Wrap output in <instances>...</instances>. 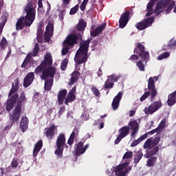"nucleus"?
<instances>
[{"instance_id": "1", "label": "nucleus", "mask_w": 176, "mask_h": 176, "mask_svg": "<svg viewBox=\"0 0 176 176\" xmlns=\"http://www.w3.org/2000/svg\"><path fill=\"white\" fill-rule=\"evenodd\" d=\"M175 7V1L174 0H160L156 3L154 11L153 9H147L146 16L149 17V16H152L153 13H155V16H159L163 12H166V14H168Z\"/></svg>"}, {"instance_id": "2", "label": "nucleus", "mask_w": 176, "mask_h": 176, "mask_svg": "<svg viewBox=\"0 0 176 176\" xmlns=\"http://www.w3.org/2000/svg\"><path fill=\"white\" fill-rule=\"evenodd\" d=\"M91 41H93L92 38H90L87 41L82 40L80 41V48L76 52L74 57V61L77 68L78 67H80V64H86L87 62V59L89 58L87 52H89V47L90 43H91Z\"/></svg>"}, {"instance_id": "3", "label": "nucleus", "mask_w": 176, "mask_h": 176, "mask_svg": "<svg viewBox=\"0 0 176 176\" xmlns=\"http://www.w3.org/2000/svg\"><path fill=\"white\" fill-rule=\"evenodd\" d=\"M159 80V76L150 77L148 80V90L146 91L140 98V101L142 102L145 101L148 97L150 96V101L152 102L155 98H156V96H157V89H156V86L155 85V82H157Z\"/></svg>"}, {"instance_id": "4", "label": "nucleus", "mask_w": 176, "mask_h": 176, "mask_svg": "<svg viewBox=\"0 0 176 176\" xmlns=\"http://www.w3.org/2000/svg\"><path fill=\"white\" fill-rule=\"evenodd\" d=\"M36 5V0H30L24 8V12L26 13L25 16V23L28 25H32V23L35 21Z\"/></svg>"}, {"instance_id": "5", "label": "nucleus", "mask_w": 176, "mask_h": 176, "mask_svg": "<svg viewBox=\"0 0 176 176\" xmlns=\"http://www.w3.org/2000/svg\"><path fill=\"white\" fill-rule=\"evenodd\" d=\"M83 33H77L76 34H70L67 36L66 39L63 41L65 45H67L70 47H74L75 45H78L79 42H82Z\"/></svg>"}, {"instance_id": "6", "label": "nucleus", "mask_w": 176, "mask_h": 176, "mask_svg": "<svg viewBox=\"0 0 176 176\" xmlns=\"http://www.w3.org/2000/svg\"><path fill=\"white\" fill-rule=\"evenodd\" d=\"M134 53L138 54L139 57L145 62V64L149 61L151 58L149 52L145 51V45H142L141 43H138L136 45V48L134 49Z\"/></svg>"}, {"instance_id": "7", "label": "nucleus", "mask_w": 176, "mask_h": 176, "mask_svg": "<svg viewBox=\"0 0 176 176\" xmlns=\"http://www.w3.org/2000/svg\"><path fill=\"white\" fill-rule=\"evenodd\" d=\"M153 21H155V17L151 16L137 23L135 27L139 31H143V30H146V28L151 27L153 23Z\"/></svg>"}, {"instance_id": "8", "label": "nucleus", "mask_w": 176, "mask_h": 176, "mask_svg": "<svg viewBox=\"0 0 176 176\" xmlns=\"http://www.w3.org/2000/svg\"><path fill=\"white\" fill-rule=\"evenodd\" d=\"M163 107V103L160 101L153 102L149 107H145L144 112L146 115H153L156 111H159Z\"/></svg>"}, {"instance_id": "9", "label": "nucleus", "mask_w": 176, "mask_h": 176, "mask_svg": "<svg viewBox=\"0 0 176 176\" xmlns=\"http://www.w3.org/2000/svg\"><path fill=\"white\" fill-rule=\"evenodd\" d=\"M118 133H120V134L118 135L117 138L116 139V140L114 142V144L116 145H119V143L120 142V141H122V140H123V138H126V137H127V135H129V134H130V126H124L121 127L118 130Z\"/></svg>"}, {"instance_id": "10", "label": "nucleus", "mask_w": 176, "mask_h": 176, "mask_svg": "<svg viewBox=\"0 0 176 176\" xmlns=\"http://www.w3.org/2000/svg\"><path fill=\"white\" fill-rule=\"evenodd\" d=\"M85 142H79L78 143L76 144L74 146V155L75 156H80L81 155H83L89 149V146L90 145L89 144H86L85 146Z\"/></svg>"}, {"instance_id": "11", "label": "nucleus", "mask_w": 176, "mask_h": 176, "mask_svg": "<svg viewBox=\"0 0 176 176\" xmlns=\"http://www.w3.org/2000/svg\"><path fill=\"white\" fill-rule=\"evenodd\" d=\"M56 71L57 70L56 69V67H47L43 72V74L41 76V79H42V80H46L47 79H54V75H56Z\"/></svg>"}, {"instance_id": "12", "label": "nucleus", "mask_w": 176, "mask_h": 176, "mask_svg": "<svg viewBox=\"0 0 176 176\" xmlns=\"http://www.w3.org/2000/svg\"><path fill=\"white\" fill-rule=\"evenodd\" d=\"M58 131V130L57 129V126H56V124H52L50 126L45 129L44 135L49 141H52V140L54 138V135H56Z\"/></svg>"}, {"instance_id": "13", "label": "nucleus", "mask_w": 176, "mask_h": 176, "mask_svg": "<svg viewBox=\"0 0 176 176\" xmlns=\"http://www.w3.org/2000/svg\"><path fill=\"white\" fill-rule=\"evenodd\" d=\"M22 109L21 107H17L15 106L14 109L12 110V113L9 114L10 120L12 123H16L20 120V116H21Z\"/></svg>"}, {"instance_id": "14", "label": "nucleus", "mask_w": 176, "mask_h": 176, "mask_svg": "<svg viewBox=\"0 0 176 176\" xmlns=\"http://www.w3.org/2000/svg\"><path fill=\"white\" fill-rule=\"evenodd\" d=\"M17 98H19V94H14L13 96L8 97L6 102V109L8 112H10L16 103L17 102Z\"/></svg>"}, {"instance_id": "15", "label": "nucleus", "mask_w": 176, "mask_h": 176, "mask_svg": "<svg viewBox=\"0 0 176 176\" xmlns=\"http://www.w3.org/2000/svg\"><path fill=\"white\" fill-rule=\"evenodd\" d=\"M130 20V12L129 10L125 11L122 13L119 19V27L120 28H124L126 25H127V23H129Z\"/></svg>"}, {"instance_id": "16", "label": "nucleus", "mask_w": 176, "mask_h": 176, "mask_svg": "<svg viewBox=\"0 0 176 176\" xmlns=\"http://www.w3.org/2000/svg\"><path fill=\"white\" fill-rule=\"evenodd\" d=\"M128 127H129V129L131 130V136L132 138L135 137V135L138 133V131L140 130V125L138 124V122L137 120H133L130 121L128 124Z\"/></svg>"}, {"instance_id": "17", "label": "nucleus", "mask_w": 176, "mask_h": 176, "mask_svg": "<svg viewBox=\"0 0 176 176\" xmlns=\"http://www.w3.org/2000/svg\"><path fill=\"white\" fill-rule=\"evenodd\" d=\"M28 98L25 96V92L23 91L20 94L19 96L18 94V98L16 99V104L15 107H17L18 108H23V105L27 104L28 102Z\"/></svg>"}, {"instance_id": "18", "label": "nucleus", "mask_w": 176, "mask_h": 176, "mask_svg": "<svg viewBox=\"0 0 176 176\" xmlns=\"http://www.w3.org/2000/svg\"><path fill=\"white\" fill-rule=\"evenodd\" d=\"M35 79L34 72L28 73L23 79V87H30Z\"/></svg>"}, {"instance_id": "19", "label": "nucleus", "mask_w": 176, "mask_h": 176, "mask_svg": "<svg viewBox=\"0 0 176 176\" xmlns=\"http://www.w3.org/2000/svg\"><path fill=\"white\" fill-rule=\"evenodd\" d=\"M75 93H76V87H74L68 93L65 100V105H68L69 102H73V101L76 100V96H75Z\"/></svg>"}, {"instance_id": "20", "label": "nucleus", "mask_w": 176, "mask_h": 176, "mask_svg": "<svg viewBox=\"0 0 176 176\" xmlns=\"http://www.w3.org/2000/svg\"><path fill=\"white\" fill-rule=\"evenodd\" d=\"M122 97H123V93L120 91L116 96L113 100L111 103L112 108L113 111H116L119 108V104H120V101L122 100Z\"/></svg>"}, {"instance_id": "21", "label": "nucleus", "mask_w": 176, "mask_h": 176, "mask_svg": "<svg viewBox=\"0 0 176 176\" xmlns=\"http://www.w3.org/2000/svg\"><path fill=\"white\" fill-rule=\"evenodd\" d=\"M106 27L107 23H103L102 25H100L91 32V36H94V38H96V36H98V35L105 30Z\"/></svg>"}, {"instance_id": "22", "label": "nucleus", "mask_w": 176, "mask_h": 176, "mask_svg": "<svg viewBox=\"0 0 176 176\" xmlns=\"http://www.w3.org/2000/svg\"><path fill=\"white\" fill-rule=\"evenodd\" d=\"M29 122L30 120L27 116H22L19 124L22 133H25V131H27V129H28Z\"/></svg>"}, {"instance_id": "23", "label": "nucleus", "mask_w": 176, "mask_h": 176, "mask_svg": "<svg viewBox=\"0 0 176 176\" xmlns=\"http://www.w3.org/2000/svg\"><path fill=\"white\" fill-rule=\"evenodd\" d=\"M24 27H31V25H28L25 22V16H21L16 24V31H20L23 30Z\"/></svg>"}, {"instance_id": "24", "label": "nucleus", "mask_w": 176, "mask_h": 176, "mask_svg": "<svg viewBox=\"0 0 176 176\" xmlns=\"http://www.w3.org/2000/svg\"><path fill=\"white\" fill-rule=\"evenodd\" d=\"M65 142H66L65 133H60L56 138V146H62L64 148L65 145Z\"/></svg>"}, {"instance_id": "25", "label": "nucleus", "mask_w": 176, "mask_h": 176, "mask_svg": "<svg viewBox=\"0 0 176 176\" xmlns=\"http://www.w3.org/2000/svg\"><path fill=\"white\" fill-rule=\"evenodd\" d=\"M68 91L67 89H62L58 93V103L59 105H63L64 104V100L66 99L67 94Z\"/></svg>"}, {"instance_id": "26", "label": "nucleus", "mask_w": 176, "mask_h": 176, "mask_svg": "<svg viewBox=\"0 0 176 176\" xmlns=\"http://www.w3.org/2000/svg\"><path fill=\"white\" fill-rule=\"evenodd\" d=\"M78 134H79V129L75 126L74 129L73 130L72 133H71L67 140L68 145H69L70 146L74 145V142L75 141V137H76V135H78Z\"/></svg>"}, {"instance_id": "27", "label": "nucleus", "mask_w": 176, "mask_h": 176, "mask_svg": "<svg viewBox=\"0 0 176 176\" xmlns=\"http://www.w3.org/2000/svg\"><path fill=\"white\" fill-rule=\"evenodd\" d=\"M42 146H43V142H42V140H41L34 145V148L33 150V157H36V156H38V153L41 152Z\"/></svg>"}, {"instance_id": "28", "label": "nucleus", "mask_w": 176, "mask_h": 176, "mask_svg": "<svg viewBox=\"0 0 176 176\" xmlns=\"http://www.w3.org/2000/svg\"><path fill=\"white\" fill-rule=\"evenodd\" d=\"M45 67H50L53 64V59L52 58V54L47 53L44 56V60L41 62Z\"/></svg>"}, {"instance_id": "29", "label": "nucleus", "mask_w": 176, "mask_h": 176, "mask_svg": "<svg viewBox=\"0 0 176 176\" xmlns=\"http://www.w3.org/2000/svg\"><path fill=\"white\" fill-rule=\"evenodd\" d=\"M176 102V91L171 93L168 96L167 103L169 107H173Z\"/></svg>"}, {"instance_id": "30", "label": "nucleus", "mask_w": 176, "mask_h": 176, "mask_svg": "<svg viewBox=\"0 0 176 176\" xmlns=\"http://www.w3.org/2000/svg\"><path fill=\"white\" fill-rule=\"evenodd\" d=\"M159 152V146H155L153 149L149 151H147L146 153L144 155V157L146 159H149V157H153L156 153Z\"/></svg>"}, {"instance_id": "31", "label": "nucleus", "mask_w": 176, "mask_h": 176, "mask_svg": "<svg viewBox=\"0 0 176 176\" xmlns=\"http://www.w3.org/2000/svg\"><path fill=\"white\" fill-rule=\"evenodd\" d=\"M45 80V85H44V89L47 91H50L52 90V87H53V82L54 79L53 78H49L48 80Z\"/></svg>"}, {"instance_id": "32", "label": "nucleus", "mask_w": 176, "mask_h": 176, "mask_svg": "<svg viewBox=\"0 0 176 176\" xmlns=\"http://www.w3.org/2000/svg\"><path fill=\"white\" fill-rule=\"evenodd\" d=\"M32 57H33L32 53L28 54L24 61L21 65V68H25V67H27V64H31V62L32 61V60H34Z\"/></svg>"}, {"instance_id": "33", "label": "nucleus", "mask_w": 176, "mask_h": 176, "mask_svg": "<svg viewBox=\"0 0 176 176\" xmlns=\"http://www.w3.org/2000/svg\"><path fill=\"white\" fill-rule=\"evenodd\" d=\"M87 25V23L85 21V19H81L76 25V29L78 31H85V28H86Z\"/></svg>"}, {"instance_id": "34", "label": "nucleus", "mask_w": 176, "mask_h": 176, "mask_svg": "<svg viewBox=\"0 0 176 176\" xmlns=\"http://www.w3.org/2000/svg\"><path fill=\"white\" fill-rule=\"evenodd\" d=\"M157 162V157H151L147 160L146 166V167H153V166H155Z\"/></svg>"}, {"instance_id": "35", "label": "nucleus", "mask_w": 176, "mask_h": 176, "mask_svg": "<svg viewBox=\"0 0 176 176\" xmlns=\"http://www.w3.org/2000/svg\"><path fill=\"white\" fill-rule=\"evenodd\" d=\"M143 156H144V153H142V151H138L136 152V155H135L133 163L135 164H138V163H140V160H141V159H142Z\"/></svg>"}, {"instance_id": "36", "label": "nucleus", "mask_w": 176, "mask_h": 176, "mask_svg": "<svg viewBox=\"0 0 176 176\" xmlns=\"http://www.w3.org/2000/svg\"><path fill=\"white\" fill-rule=\"evenodd\" d=\"M46 69V67L44 64L41 63L40 65H38L34 70V73L36 75H38V74H43L44 71Z\"/></svg>"}, {"instance_id": "37", "label": "nucleus", "mask_w": 176, "mask_h": 176, "mask_svg": "<svg viewBox=\"0 0 176 176\" xmlns=\"http://www.w3.org/2000/svg\"><path fill=\"white\" fill-rule=\"evenodd\" d=\"M36 38L38 43H41V42H42V38H43V30H42V28H41V26H38L37 28Z\"/></svg>"}, {"instance_id": "38", "label": "nucleus", "mask_w": 176, "mask_h": 176, "mask_svg": "<svg viewBox=\"0 0 176 176\" xmlns=\"http://www.w3.org/2000/svg\"><path fill=\"white\" fill-rule=\"evenodd\" d=\"M113 86V82H112L109 79H107L103 85V89L107 91L108 89H112Z\"/></svg>"}, {"instance_id": "39", "label": "nucleus", "mask_w": 176, "mask_h": 176, "mask_svg": "<svg viewBox=\"0 0 176 176\" xmlns=\"http://www.w3.org/2000/svg\"><path fill=\"white\" fill-rule=\"evenodd\" d=\"M56 149L54 151V153L58 157H63V153L64 152V147L56 146Z\"/></svg>"}, {"instance_id": "40", "label": "nucleus", "mask_w": 176, "mask_h": 176, "mask_svg": "<svg viewBox=\"0 0 176 176\" xmlns=\"http://www.w3.org/2000/svg\"><path fill=\"white\" fill-rule=\"evenodd\" d=\"M2 21L0 22V34H2V31H3V28L5 27V24L8 22V16H1Z\"/></svg>"}, {"instance_id": "41", "label": "nucleus", "mask_w": 176, "mask_h": 176, "mask_svg": "<svg viewBox=\"0 0 176 176\" xmlns=\"http://www.w3.org/2000/svg\"><path fill=\"white\" fill-rule=\"evenodd\" d=\"M144 149H152V138H148L143 146Z\"/></svg>"}, {"instance_id": "42", "label": "nucleus", "mask_w": 176, "mask_h": 176, "mask_svg": "<svg viewBox=\"0 0 176 176\" xmlns=\"http://www.w3.org/2000/svg\"><path fill=\"white\" fill-rule=\"evenodd\" d=\"M7 46H8V40H6V38L3 37L0 41V48L1 49V50H5Z\"/></svg>"}, {"instance_id": "43", "label": "nucleus", "mask_w": 176, "mask_h": 176, "mask_svg": "<svg viewBox=\"0 0 176 176\" xmlns=\"http://www.w3.org/2000/svg\"><path fill=\"white\" fill-rule=\"evenodd\" d=\"M40 49L41 48H40L39 44H38V43H36L34 45V47L33 49L32 56H33V57H36V56H38V54L39 53Z\"/></svg>"}, {"instance_id": "44", "label": "nucleus", "mask_w": 176, "mask_h": 176, "mask_svg": "<svg viewBox=\"0 0 176 176\" xmlns=\"http://www.w3.org/2000/svg\"><path fill=\"white\" fill-rule=\"evenodd\" d=\"M69 60L67 58H65L63 60H62L60 64V69L61 71H65L67 69V67L68 65Z\"/></svg>"}, {"instance_id": "45", "label": "nucleus", "mask_w": 176, "mask_h": 176, "mask_svg": "<svg viewBox=\"0 0 176 176\" xmlns=\"http://www.w3.org/2000/svg\"><path fill=\"white\" fill-rule=\"evenodd\" d=\"M19 90V88H17L16 86H14V83H12V88L10 91L8 93V97H12L14 96V94H16V91Z\"/></svg>"}, {"instance_id": "46", "label": "nucleus", "mask_w": 176, "mask_h": 176, "mask_svg": "<svg viewBox=\"0 0 176 176\" xmlns=\"http://www.w3.org/2000/svg\"><path fill=\"white\" fill-rule=\"evenodd\" d=\"M142 61H144V60H140L138 62L136 63V65L140 71L144 72L145 71V65L144 64V63H142Z\"/></svg>"}, {"instance_id": "47", "label": "nucleus", "mask_w": 176, "mask_h": 176, "mask_svg": "<svg viewBox=\"0 0 176 176\" xmlns=\"http://www.w3.org/2000/svg\"><path fill=\"white\" fill-rule=\"evenodd\" d=\"M70 46L67 44L63 43V47L62 50V56H65L68 54V52H69Z\"/></svg>"}, {"instance_id": "48", "label": "nucleus", "mask_w": 176, "mask_h": 176, "mask_svg": "<svg viewBox=\"0 0 176 176\" xmlns=\"http://www.w3.org/2000/svg\"><path fill=\"white\" fill-rule=\"evenodd\" d=\"M54 31V25H53V23H48V25L46 26L45 32L53 34Z\"/></svg>"}, {"instance_id": "49", "label": "nucleus", "mask_w": 176, "mask_h": 176, "mask_svg": "<svg viewBox=\"0 0 176 176\" xmlns=\"http://www.w3.org/2000/svg\"><path fill=\"white\" fill-rule=\"evenodd\" d=\"M120 78H122V76H116L115 74H113L109 77V80L111 81L112 83H115V82H118Z\"/></svg>"}, {"instance_id": "50", "label": "nucleus", "mask_w": 176, "mask_h": 176, "mask_svg": "<svg viewBox=\"0 0 176 176\" xmlns=\"http://www.w3.org/2000/svg\"><path fill=\"white\" fill-rule=\"evenodd\" d=\"M168 57H170V52H166L158 56L157 60H164V58H167Z\"/></svg>"}, {"instance_id": "51", "label": "nucleus", "mask_w": 176, "mask_h": 176, "mask_svg": "<svg viewBox=\"0 0 176 176\" xmlns=\"http://www.w3.org/2000/svg\"><path fill=\"white\" fill-rule=\"evenodd\" d=\"M160 142V137H156L154 139H151V145L153 148H156V145Z\"/></svg>"}, {"instance_id": "52", "label": "nucleus", "mask_w": 176, "mask_h": 176, "mask_svg": "<svg viewBox=\"0 0 176 176\" xmlns=\"http://www.w3.org/2000/svg\"><path fill=\"white\" fill-rule=\"evenodd\" d=\"M91 90L93 93V94H94V96H96V97H98L100 94V90L96 87L94 85H92Z\"/></svg>"}, {"instance_id": "53", "label": "nucleus", "mask_w": 176, "mask_h": 176, "mask_svg": "<svg viewBox=\"0 0 176 176\" xmlns=\"http://www.w3.org/2000/svg\"><path fill=\"white\" fill-rule=\"evenodd\" d=\"M78 10H79V4H77L74 7L71 8L69 14H71L72 16H74V14H76V13L78 12Z\"/></svg>"}, {"instance_id": "54", "label": "nucleus", "mask_w": 176, "mask_h": 176, "mask_svg": "<svg viewBox=\"0 0 176 176\" xmlns=\"http://www.w3.org/2000/svg\"><path fill=\"white\" fill-rule=\"evenodd\" d=\"M52 36H53V33L45 32L44 34L45 42H50V38H52Z\"/></svg>"}, {"instance_id": "55", "label": "nucleus", "mask_w": 176, "mask_h": 176, "mask_svg": "<svg viewBox=\"0 0 176 176\" xmlns=\"http://www.w3.org/2000/svg\"><path fill=\"white\" fill-rule=\"evenodd\" d=\"M166 122H167V119L166 118H164L158 125V128L160 130H163V129H164V127H166Z\"/></svg>"}, {"instance_id": "56", "label": "nucleus", "mask_w": 176, "mask_h": 176, "mask_svg": "<svg viewBox=\"0 0 176 176\" xmlns=\"http://www.w3.org/2000/svg\"><path fill=\"white\" fill-rule=\"evenodd\" d=\"M76 68H77V70L74 72L72 74V76H73L74 78H76L78 80L79 76H80V73L79 72V71H80V68H79V67H77L76 65Z\"/></svg>"}, {"instance_id": "57", "label": "nucleus", "mask_w": 176, "mask_h": 176, "mask_svg": "<svg viewBox=\"0 0 176 176\" xmlns=\"http://www.w3.org/2000/svg\"><path fill=\"white\" fill-rule=\"evenodd\" d=\"M123 170H124V165L120 164L115 167L114 172L117 174V173H120L121 171H123Z\"/></svg>"}, {"instance_id": "58", "label": "nucleus", "mask_w": 176, "mask_h": 176, "mask_svg": "<svg viewBox=\"0 0 176 176\" xmlns=\"http://www.w3.org/2000/svg\"><path fill=\"white\" fill-rule=\"evenodd\" d=\"M10 166L12 168H17V166H19V161L17 160V159H12Z\"/></svg>"}, {"instance_id": "59", "label": "nucleus", "mask_w": 176, "mask_h": 176, "mask_svg": "<svg viewBox=\"0 0 176 176\" xmlns=\"http://www.w3.org/2000/svg\"><path fill=\"white\" fill-rule=\"evenodd\" d=\"M168 49H174V47H176V40H170L168 44Z\"/></svg>"}, {"instance_id": "60", "label": "nucleus", "mask_w": 176, "mask_h": 176, "mask_svg": "<svg viewBox=\"0 0 176 176\" xmlns=\"http://www.w3.org/2000/svg\"><path fill=\"white\" fill-rule=\"evenodd\" d=\"M131 156H133V152L127 151L123 155L122 159H131Z\"/></svg>"}, {"instance_id": "61", "label": "nucleus", "mask_w": 176, "mask_h": 176, "mask_svg": "<svg viewBox=\"0 0 176 176\" xmlns=\"http://www.w3.org/2000/svg\"><path fill=\"white\" fill-rule=\"evenodd\" d=\"M138 58H140V56L138 55L133 54L130 56L129 60L130 61L134 62V61H137Z\"/></svg>"}, {"instance_id": "62", "label": "nucleus", "mask_w": 176, "mask_h": 176, "mask_svg": "<svg viewBox=\"0 0 176 176\" xmlns=\"http://www.w3.org/2000/svg\"><path fill=\"white\" fill-rule=\"evenodd\" d=\"M76 82H78V79L72 76L69 82V86H72V85H74Z\"/></svg>"}, {"instance_id": "63", "label": "nucleus", "mask_w": 176, "mask_h": 176, "mask_svg": "<svg viewBox=\"0 0 176 176\" xmlns=\"http://www.w3.org/2000/svg\"><path fill=\"white\" fill-rule=\"evenodd\" d=\"M153 6H155V1L151 0L147 4V9H153Z\"/></svg>"}, {"instance_id": "64", "label": "nucleus", "mask_w": 176, "mask_h": 176, "mask_svg": "<svg viewBox=\"0 0 176 176\" xmlns=\"http://www.w3.org/2000/svg\"><path fill=\"white\" fill-rule=\"evenodd\" d=\"M140 142H141L140 141V139L135 140H133V141L131 142V146L132 148H134V146H137V145H138V144H140Z\"/></svg>"}]
</instances>
